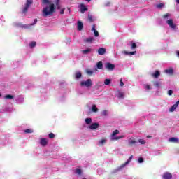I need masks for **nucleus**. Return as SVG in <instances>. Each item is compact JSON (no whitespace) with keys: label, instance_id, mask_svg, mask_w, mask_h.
Wrapping results in <instances>:
<instances>
[{"label":"nucleus","instance_id":"nucleus-1","mask_svg":"<svg viewBox=\"0 0 179 179\" xmlns=\"http://www.w3.org/2000/svg\"><path fill=\"white\" fill-rule=\"evenodd\" d=\"M54 12H55V5L54 3H50L43 8L42 15L44 17H47V16H51Z\"/></svg>","mask_w":179,"mask_h":179},{"label":"nucleus","instance_id":"nucleus-2","mask_svg":"<svg viewBox=\"0 0 179 179\" xmlns=\"http://www.w3.org/2000/svg\"><path fill=\"white\" fill-rule=\"evenodd\" d=\"M118 134H120V131H118V130H115L113 133H112V134H111V141H118V139H122V138H124L125 137V136H124V135H122V136H118V137H115V135H118Z\"/></svg>","mask_w":179,"mask_h":179},{"label":"nucleus","instance_id":"nucleus-3","mask_svg":"<svg viewBox=\"0 0 179 179\" xmlns=\"http://www.w3.org/2000/svg\"><path fill=\"white\" fill-rule=\"evenodd\" d=\"M92 85H93V83H92V79L90 78L80 83V86H85V87H90Z\"/></svg>","mask_w":179,"mask_h":179},{"label":"nucleus","instance_id":"nucleus-4","mask_svg":"<svg viewBox=\"0 0 179 179\" xmlns=\"http://www.w3.org/2000/svg\"><path fill=\"white\" fill-rule=\"evenodd\" d=\"M79 9L80 10L81 13H85V12H87L89 9L86 7V6L84 3H80L78 6Z\"/></svg>","mask_w":179,"mask_h":179},{"label":"nucleus","instance_id":"nucleus-5","mask_svg":"<svg viewBox=\"0 0 179 179\" xmlns=\"http://www.w3.org/2000/svg\"><path fill=\"white\" fill-rule=\"evenodd\" d=\"M106 69H108V71H114V69L115 68V65L114 64L108 62L106 64Z\"/></svg>","mask_w":179,"mask_h":179},{"label":"nucleus","instance_id":"nucleus-6","mask_svg":"<svg viewBox=\"0 0 179 179\" xmlns=\"http://www.w3.org/2000/svg\"><path fill=\"white\" fill-rule=\"evenodd\" d=\"M162 178L164 179H172L173 178V175L171 173L166 172L163 174Z\"/></svg>","mask_w":179,"mask_h":179},{"label":"nucleus","instance_id":"nucleus-7","mask_svg":"<svg viewBox=\"0 0 179 179\" xmlns=\"http://www.w3.org/2000/svg\"><path fill=\"white\" fill-rule=\"evenodd\" d=\"M179 106V101H176L175 104H173L169 109L170 113H173V111L176 110L177 107Z\"/></svg>","mask_w":179,"mask_h":179},{"label":"nucleus","instance_id":"nucleus-8","mask_svg":"<svg viewBox=\"0 0 179 179\" xmlns=\"http://www.w3.org/2000/svg\"><path fill=\"white\" fill-rule=\"evenodd\" d=\"M152 83H153V86L155 87H157V89H160V87H162V82L160 81H152Z\"/></svg>","mask_w":179,"mask_h":179},{"label":"nucleus","instance_id":"nucleus-9","mask_svg":"<svg viewBox=\"0 0 179 179\" xmlns=\"http://www.w3.org/2000/svg\"><path fill=\"white\" fill-rule=\"evenodd\" d=\"M167 24H169V27H171V29H176V24L173 22V20L171 19V20H167Z\"/></svg>","mask_w":179,"mask_h":179},{"label":"nucleus","instance_id":"nucleus-10","mask_svg":"<svg viewBox=\"0 0 179 179\" xmlns=\"http://www.w3.org/2000/svg\"><path fill=\"white\" fill-rule=\"evenodd\" d=\"M151 76H152V78H155V79H157V78L160 76V71L159 70L155 71V73L151 74Z\"/></svg>","mask_w":179,"mask_h":179},{"label":"nucleus","instance_id":"nucleus-11","mask_svg":"<svg viewBox=\"0 0 179 179\" xmlns=\"http://www.w3.org/2000/svg\"><path fill=\"white\" fill-rule=\"evenodd\" d=\"M40 143L41 146H47L48 141H47V138H41Z\"/></svg>","mask_w":179,"mask_h":179},{"label":"nucleus","instance_id":"nucleus-12","mask_svg":"<svg viewBox=\"0 0 179 179\" xmlns=\"http://www.w3.org/2000/svg\"><path fill=\"white\" fill-rule=\"evenodd\" d=\"M99 127H100V124L99 123H92L90 126V129H97V128H99Z\"/></svg>","mask_w":179,"mask_h":179},{"label":"nucleus","instance_id":"nucleus-13","mask_svg":"<svg viewBox=\"0 0 179 179\" xmlns=\"http://www.w3.org/2000/svg\"><path fill=\"white\" fill-rule=\"evenodd\" d=\"M98 54L99 55H104L106 54V48H100L99 50H98Z\"/></svg>","mask_w":179,"mask_h":179},{"label":"nucleus","instance_id":"nucleus-14","mask_svg":"<svg viewBox=\"0 0 179 179\" xmlns=\"http://www.w3.org/2000/svg\"><path fill=\"white\" fill-rule=\"evenodd\" d=\"M78 30H79V31L83 30V23L80 21L78 22Z\"/></svg>","mask_w":179,"mask_h":179},{"label":"nucleus","instance_id":"nucleus-15","mask_svg":"<svg viewBox=\"0 0 179 179\" xmlns=\"http://www.w3.org/2000/svg\"><path fill=\"white\" fill-rule=\"evenodd\" d=\"M92 31H94L95 37H99V31L96 30V25L92 26Z\"/></svg>","mask_w":179,"mask_h":179},{"label":"nucleus","instance_id":"nucleus-16","mask_svg":"<svg viewBox=\"0 0 179 179\" xmlns=\"http://www.w3.org/2000/svg\"><path fill=\"white\" fill-rule=\"evenodd\" d=\"M123 54H125V55H135L136 54V51H133V52H127L126 50L123 51Z\"/></svg>","mask_w":179,"mask_h":179},{"label":"nucleus","instance_id":"nucleus-17","mask_svg":"<svg viewBox=\"0 0 179 179\" xmlns=\"http://www.w3.org/2000/svg\"><path fill=\"white\" fill-rule=\"evenodd\" d=\"M165 73H168L169 75H173L174 73V70L173 69H169L165 70Z\"/></svg>","mask_w":179,"mask_h":179},{"label":"nucleus","instance_id":"nucleus-18","mask_svg":"<svg viewBox=\"0 0 179 179\" xmlns=\"http://www.w3.org/2000/svg\"><path fill=\"white\" fill-rule=\"evenodd\" d=\"M93 41H94V38L93 37H90V38H87L86 39H85V43H93Z\"/></svg>","mask_w":179,"mask_h":179},{"label":"nucleus","instance_id":"nucleus-19","mask_svg":"<svg viewBox=\"0 0 179 179\" xmlns=\"http://www.w3.org/2000/svg\"><path fill=\"white\" fill-rule=\"evenodd\" d=\"M4 99L6 100H12L13 99H15V96L13 95L7 94L4 96Z\"/></svg>","mask_w":179,"mask_h":179},{"label":"nucleus","instance_id":"nucleus-20","mask_svg":"<svg viewBox=\"0 0 179 179\" xmlns=\"http://www.w3.org/2000/svg\"><path fill=\"white\" fill-rule=\"evenodd\" d=\"M169 142H172L173 143H178V138L174 137L170 138Z\"/></svg>","mask_w":179,"mask_h":179},{"label":"nucleus","instance_id":"nucleus-21","mask_svg":"<svg viewBox=\"0 0 179 179\" xmlns=\"http://www.w3.org/2000/svg\"><path fill=\"white\" fill-rule=\"evenodd\" d=\"M96 66L98 69H103V62L101 61L98 62L96 64Z\"/></svg>","mask_w":179,"mask_h":179},{"label":"nucleus","instance_id":"nucleus-22","mask_svg":"<svg viewBox=\"0 0 179 179\" xmlns=\"http://www.w3.org/2000/svg\"><path fill=\"white\" fill-rule=\"evenodd\" d=\"M29 8L30 7L25 6L22 9V13H23L24 15H26L27 13V10H29Z\"/></svg>","mask_w":179,"mask_h":179},{"label":"nucleus","instance_id":"nucleus-23","mask_svg":"<svg viewBox=\"0 0 179 179\" xmlns=\"http://www.w3.org/2000/svg\"><path fill=\"white\" fill-rule=\"evenodd\" d=\"M91 52H92V49L91 48H87L86 50H82V53L84 54V55L89 54Z\"/></svg>","mask_w":179,"mask_h":179},{"label":"nucleus","instance_id":"nucleus-24","mask_svg":"<svg viewBox=\"0 0 179 179\" xmlns=\"http://www.w3.org/2000/svg\"><path fill=\"white\" fill-rule=\"evenodd\" d=\"M129 45H131V50H135V48H136V43L132 42V41H130L129 43Z\"/></svg>","mask_w":179,"mask_h":179},{"label":"nucleus","instance_id":"nucleus-25","mask_svg":"<svg viewBox=\"0 0 179 179\" xmlns=\"http://www.w3.org/2000/svg\"><path fill=\"white\" fill-rule=\"evenodd\" d=\"M76 79H80L82 78V73L80 72H76L75 74Z\"/></svg>","mask_w":179,"mask_h":179},{"label":"nucleus","instance_id":"nucleus-26","mask_svg":"<svg viewBox=\"0 0 179 179\" xmlns=\"http://www.w3.org/2000/svg\"><path fill=\"white\" fill-rule=\"evenodd\" d=\"M156 8H157V9H162V8H164V3H160L159 4H157Z\"/></svg>","mask_w":179,"mask_h":179},{"label":"nucleus","instance_id":"nucleus-27","mask_svg":"<svg viewBox=\"0 0 179 179\" xmlns=\"http://www.w3.org/2000/svg\"><path fill=\"white\" fill-rule=\"evenodd\" d=\"M33 4V0H27L25 4V6H28L30 8V6Z\"/></svg>","mask_w":179,"mask_h":179},{"label":"nucleus","instance_id":"nucleus-28","mask_svg":"<svg viewBox=\"0 0 179 179\" xmlns=\"http://www.w3.org/2000/svg\"><path fill=\"white\" fill-rule=\"evenodd\" d=\"M36 45L37 43H36V41L31 42L29 43L30 48H34V47H36Z\"/></svg>","mask_w":179,"mask_h":179},{"label":"nucleus","instance_id":"nucleus-29","mask_svg":"<svg viewBox=\"0 0 179 179\" xmlns=\"http://www.w3.org/2000/svg\"><path fill=\"white\" fill-rule=\"evenodd\" d=\"M92 110L93 113H97L99 111V109L97 108V106H96V105L92 106Z\"/></svg>","mask_w":179,"mask_h":179},{"label":"nucleus","instance_id":"nucleus-30","mask_svg":"<svg viewBox=\"0 0 179 179\" xmlns=\"http://www.w3.org/2000/svg\"><path fill=\"white\" fill-rule=\"evenodd\" d=\"M85 124H87V125H89V124H92V118H86L85 119Z\"/></svg>","mask_w":179,"mask_h":179},{"label":"nucleus","instance_id":"nucleus-31","mask_svg":"<svg viewBox=\"0 0 179 179\" xmlns=\"http://www.w3.org/2000/svg\"><path fill=\"white\" fill-rule=\"evenodd\" d=\"M111 83V80L110 79H106L104 80V85H106V86H108Z\"/></svg>","mask_w":179,"mask_h":179},{"label":"nucleus","instance_id":"nucleus-32","mask_svg":"<svg viewBox=\"0 0 179 179\" xmlns=\"http://www.w3.org/2000/svg\"><path fill=\"white\" fill-rule=\"evenodd\" d=\"M75 173L76 174H78V176H80V174H82V170L80 169H76Z\"/></svg>","mask_w":179,"mask_h":179},{"label":"nucleus","instance_id":"nucleus-33","mask_svg":"<svg viewBox=\"0 0 179 179\" xmlns=\"http://www.w3.org/2000/svg\"><path fill=\"white\" fill-rule=\"evenodd\" d=\"M135 143H136V141L135 140H131L129 142V146H132V145H135Z\"/></svg>","mask_w":179,"mask_h":179},{"label":"nucleus","instance_id":"nucleus-34","mask_svg":"<svg viewBox=\"0 0 179 179\" xmlns=\"http://www.w3.org/2000/svg\"><path fill=\"white\" fill-rule=\"evenodd\" d=\"M50 139H54V138H55V134H54V133H50L48 135Z\"/></svg>","mask_w":179,"mask_h":179},{"label":"nucleus","instance_id":"nucleus-35","mask_svg":"<svg viewBox=\"0 0 179 179\" xmlns=\"http://www.w3.org/2000/svg\"><path fill=\"white\" fill-rule=\"evenodd\" d=\"M108 114V112L107 110H103L101 113V115H103V117L107 116Z\"/></svg>","mask_w":179,"mask_h":179},{"label":"nucleus","instance_id":"nucleus-36","mask_svg":"<svg viewBox=\"0 0 179 179\" xmlns=\"http://www.w3.org/2000/svg\"><path fill=\"white\" fill-rule=\"evenodd\" d=\"M88 20L89 22H93V16L91 15L90 14L88 15Z\"/></svg>","mask_w":179,"mask_h":179},{"label":"nucleus","instance_id":"nucleus-37","mask_svg":"<svg viewBox=\"0 0 179 179\" xmlns=\"http://www.w3.org/2000/svg\"><path fill=\"white\" fill-rule=\"evenodd\" d=\"M138 142L141 143V145H145V143H146V141L143 139H139Z\"/></svg>","mask_w":179,"mask_h":179},{"label":"nucleus","instance_id":"nucleus-38","mask_svg":"<svg viewBox=\"0 0 179 179\" xmlns=\"http://www.w3.org/2000/svg\"><path fill=\"white\" fill-rule=\"evenodd\" d=\"M118 98H119V99H124V93L120 92V93L118 94Z\"/></svg>","mask_w":179,"mask_h":179},{"label":"nucleus","instance_id":"nucleus-39","mask_svg":"<svg viewBox=\"0 0 179 179\" xmlns=\"http://www.w3.org/2000/svg\"><path fill=\"white\" fill-rule=\"evenodd\" d=\"M32 132H33V131L30 129L24 130L25 134H31Z\"/></svg>","mask_w":179,"mask_h":179},{"label":"nucleus","instance_id":"nucleus-40","mask_svg":"<svg viewBox=\"0 0 179 179\" xmlns=\"http://www.w3.org/2000/svg\"><path fill=\"white\" fill-rule=\"evenodd\" d=\"M127 164H127V162L124 164H122L120 167H119V170H121V169H124V167H125V166H127Z\"/></svg>","mask_w":179,"mask_h":179},{"label":"nucleus","instance_id":"nucleus-41","mask_svg":"<svg viewBox=\"0 0 179 179\" xmlns=\"http://www.w3.org/2000/svg\"><path fill=\"white\" fill-rule=\"evenodd\" d=\"M134 157L133 155L130 156L129 158L128 159V160L127 161L126 164H129L131 163V161L132 160V158Z\"/></svg>","mask_w":179,"mask_h":179},{"label":"nucleus","instance_id":"nucleus-42","mask_svg":"<svg viewBox=\"0 0 179 179\" xmlns=\"http://www.w3.org/2000/svg\"><path fill=\"white\" fill-rule=\"evenodd\" d=\"M106 142H107V140H106V139H102V140L99 142V143H100L101 145H104V143H106Z\"/></svg>","mask_w":179,"mask_h":179},{"label":"nucleus","instance_id":"nucleus-43","mask_svg":"<svg viewBox=\"0 0 179 179\" xmlns=\"http://www.w3.org/2000/svg\"><path fill=\"white\" fill-rule=\"evenodd\" d=\"M87 75H93V71L91 70H87Z\"/></svg>","mask_w":179,"mask_h":179},{"label":"nucleus","instance_id":"nucleus-44","mask_svg":"<svg viewBox=\"0 0 179 179\" xmlns=\"http://www.w3.org/2000/svg\"><path fill=\"white\" fill-rule=\"evenodd\" d=\"M34 24H37V19H34V23L30 24V26H34Z\"/></svg>","mask_w":179,"mask_h":179},{"label":"nucleus","instance_id":"nucleus-45","mask_svg":"<svg viewBox=\"0 0 179 179\" xmlns=\"http://www.w3.org/2000/svg\"><path fill=\"white\" fill-rule=\"evenodd\" d=\"M168 95H169V96H173V90H169L168 91Z\"/></svg>","mask_w":179,"mask_h":179},{"label":"nucleus","instance_id":"nucleus-46","mask_svg":"<svg viewBox=\"0 0 179 179\" xmlns=\"http://www.w3.org/2000/svg\"><path fill=\"white\" fill-rule=\"evenodd\" d=\"M42 3H48V5H50V1L49 0H43Z\"/></svg>","mask_w":179,"mask_h":179},{"label":"nucleus","instance_id":"nucleus-47","mask_svg":"<svg viewBox=\"0 0 179 179\" xmlns=\"http://www.w3.org/2000/svg\"><path fill=\"white\" fill-rule=\"evenodd\" d=\"M169 16H170V14L166 13V14L163 15V17H164V19H167V17H169Z\"/></svg>","mask_w":179,"mask_h":179},{"label":"nucleus","instance_id":"nucleus-48","mask_svg":"<svg viewBox=\"0 0 179 179\" xmlns=\"http://www.w3.org/2000/svg\"><path fill=\"white\" fill-rule=\"evenodd\" d=\"M145 89H147L148 90H150L152 89V87H150V85H145Z\"/></svg>","mask_w":179,"mask_h":179},{"label":"nucleus","instance_id":"nucleus-49","mask_svg":"<svg viewBox=\"0 0 179 179\" xmlns=\"http://www.w3.org/2000/svg\"><path fill=\"white\" fill-rule=\"evenodd\" d=\"M64 13H65V8H62V9L60 10V15H64Z\"/></svg>","mask_w":179,"mask_h":179},{"label":"nucleus","instance_id":"nucleus-50","mask_svg":"<svg viewBox=\"0 0 179 179\" xmlns=\"http://www.w3.org/2000/svg\"><path fill=\"white\" fill-rule=\"evenodd\" d=\"M138 163H143V158L142 157L138 158Z\"/></svg>","mask_w":179,"mask_h":179},{"label":"nucleus","instance_id":"nucleus-51","mask_svg":"<svg viewBox=\"0 0 179 179\" xmlns=\"http://www.w3.org/2000/svg\"><path fill=\"white\" fill-rule=\"evenodd\" d=\"M55 5L58 6L59 5V0H56Z\"/></svg>","mask_w":179,"mask_h":179},{"label":"nucleus","instance_id":"nucleus-52","mask_svg":"<svg viewBox=\"0 0 179 179\" xmlns=\"http://www.w3.org/2000/svg\"><path fill=\"white\" fill-rule=\"evenodd\" d=\"M120 86L122 87L124 86V82H122V79L120 80Z\"/></svg>","mask_w":179,"mask_h":179},{"label":"nucleus","instance_id":"nucleus-53","mask_svg":"<svg viewBox=\"0 0 179 179\" xmlns=\"http://www.w3.org/2000/svg\"><path fill=\"white\" fill-rule=\"evenodd\" d=\"M176 54L177 57H179V51H176Z\"/></svg>","mask_w":179,"mask_h":179},{"label":"nucleus","instance_id":"nucleus-54","mask_svg":"<svg viewBox=\"0 0 179 179\" xmlns=\"http://www.w3.org/2000/svg\"><path fill=\"white\" fill-rule=\"evenodd\" d=\"M176 2L179 5V0H176Z\"/></svg>","mask_w":179,"mask_h":179},{"label":"nucleus","instance_id":"nucleus-55","mask_svg":"<svg viewBox=\"0 0 179 179\" xmlns=\"http://www.w3.org/2000/svg\"><path fill=\"white\" fill-rule=\"evenodd\" d=\"M106 6H110V3H108V4H106Z\"/></svg>","mask_w":179,"mask_h":179},{"label":"nucleus","instance_id":"nucleus-56","mask_svg":"<svg viewBox=\"0 0 179 179\" xmlns=\"http://www.w3.org/2000/svg\"><path fill=\"white\" fill-rule=\"evenodd\" d=\"M87 2H90L92 0H85Z\"/></svg>","mask_w":179,"mask_h":179},{"label":"nucleus","instance_id":"nucleus-57","mask_svg":"<svg viewBox=\"0 0 179 179\" xmlns=\"http://www.w3.org/2000/svg\"><path fill=\"white\" fill-rule=\"evenodd\" d=\"M147 138H152V136H148Z\"/></svg>","mask_w":179,"mask_h":179},{"label":"nucleus","instance_id":"nucleus-58","mask_svg":"<svg viewBox=\"0 0 179 179\" xmlns=\"http://www.w3.org/2000/svg\"><path fill=\"white\" fill-rule=\"evenodd\" d=\"M0 97H1V93H0Z\"/></svg>","mask_w":179,"mask_h":179}]
</instances>
